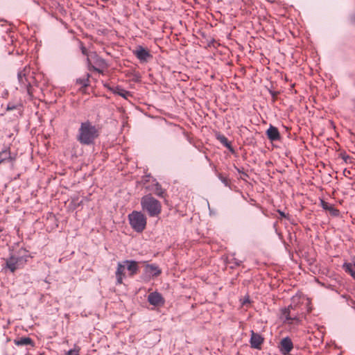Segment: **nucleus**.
I'll return each mask as SVG.
<instances>
[{
    "instance_id": "f257e3e1",
    "label": "nucleus",
    "mask_w": 355,
    "mask_h": 355,
    "mask_svg": "<svg viewBox=\"0 0 355 355\" xmlns=\"http://www.w3.org/2000/svg\"><path fill=\"white\" fill-rule=\"evenodd\" d=\"M99 135V130L90 121L81 123L77 135V140L83 145L92 144Z\"/></svg>"
},
{
    "instance_id": "f03ea898",
    "label": "nucleus",
    "mask_w": 355,
    "mask_h": 355,
    "mask_svg": "<svg viewBox=\"0 0 355 355\" xmlns=\"http://www.w3.org/2000/svg\"><path fill=\"white\" fill-rule=\"evenodd\" d=\"M141 205L143 211L147 212L150 217L158 216L162 211L160 202L150 194L141 198Z\"/></svg>"
},
{
    "instance_id": "7ed1b4c3",
    "label": "nucleus",
    "mask_w": 355,
    "mask_h": 355,
    "mask_svg": "<svg viewBox=\"0 0 355 355\" xmlns=\"http://www.w3.org/2000/svg\"><path fill=\"white\" fill-rule=\"evenodd\" d=\"M17 78L21 89H25L29 95H32L31 84L34 80V77L31 68L25 67L18 72Z\"/></svg>"
},
{
    "instance_id": "20e7f679",
    "label": "nucleus",
    "mask_w": 355,
    "mask_h": 355,
    "mask_svg": "<svg viewBox=\"0 0 355 355\" xmlns=\"http://www.w3.org/2000/svg\"><path fill=\"white\" fill-rule=\"evenodd\" d=\"M131 227L137 232H142L146 226V217L140 211H134L128 216Z\"/></svg>"
},
{
    "instance_id": "39448f33",
    "label": "nucleus",
    "mask_w": 355,
    "mask_h": 355,
    "mask_svg": "<svg viewBox=\"0 0 355 355\" xmlns=\"http://www.w3.org/2000/svg\"><path fill=\"white\" fill-rule=\"evenodd\" d=\"M87 62L89 69H93L100 73L103 69L107 67V63L104 59L98 56L96 53H91L88 55Z\"/></svg>"
},
{
    "instance_id": "423d86ee",
    "label": "nucleus",
    "mask_w": 355,
    "mask_h": 355,
    "mask_svg": "<svg viewBox=\"0 0 355 355\" xmlns=\"http://www.w3.org/2000/svg\"><path fill=\"white\" fill-rule=\"evenodd\" d=\"M26 260L21 256L12 254L6 259V268L10 272H14L16 270L23 267Z\"/></svg>"
},
{
    "instance_id": "0eeeda50",
    "label": "nucleus",
    "mask_w": 355,
    "mask_h": 355,
    "mask_svg": "<svg viewBox=\"0 0 355 355\" xmlns=\"http://www.w3.org/2000/svg\"><path fill=\"white\" fill-rule=\"evenodd\" d=\"M133 54L141 61L147 62L152 58L150 52L141 46H138L135 50L133 51Z\"/></svg>"
},
{
    "instance_id": "6e6552de",
    "label": "nucleus",
    "mask_w": 355,
    "mask_h": 355,
    "mask_svg": "<svg viewBox=\"0 0 355 355\" xmlns=\"http://www.w3.org/2000/svg\"><path fill=\"white\" fill-rule=\"evenodd\" d=\"M148 302L155 306L164 305L165 300L162 295L158 292L150 293L148 296Z\"/></svg>"
},
{
    "instance_id": "1a4fd4ad",
    "label": "nucleus",
    "mask_w": 355,
    "mask_h": 355,
    "mask_svg": "<svg viewBox=\"0 0 355 355\" xmlns=\"http://www.w3.org/2000/svg\"><path fill=\"white\" fill-rule=\"evenodd\" d=\"M279 348L282 354H288L293 348L292 340L288 337L283 338L280 341Z\"/></svg>"
},
{
    "instance_id": "9d476101",
    "label": "nucleus",
    "mask_w": 355,
    "mask_h": 355,
    "mask_svg": "<svg viewBox=\"0 0 355 355\" xmlns=\"http://www.w3.org/2000/svg\"><path fill=\"white\" fill-rule=\"evenodd\" d=\"M124 264L125 265V270L127 269L128 273V276L132 277L139 272L138 263L133 260H125Z\"/></svg>"
},
{
    "instance_id": "9b49d317",
    "label": "nucleus",
    "mask_w": 355,
    "mask_h": 355,
    "mask_svg": "<svg viewBox=\"0 0 355 355\" xmlns=\"http://www.w3.org/2000/svg\"><path fill=\"white\" fill-rule=\"evenodd\" d=\"M115 275L116 279V284H123V280L126 277L125 265L124 264V261H120L117 263Z\"/></svg>"
},
{
    "instance_id": "f8f14e48",
    "label": "nucleus",
    "mask_w": 355,
    "mask_h": 355,
    "mask_svg": "<svg viewBox=\"0 0 355 355\" xmlns=\"http://www.w3.org/2000/svg\"><path fill=\"white\" fill-rule=\"evenodd\" d=\"M145 273L150 277H157L162 273L161 269L155 264H147L144 269Z\"/></svg>"
},
{
    "instance_id": "ddd939ff",
    "label": "nucleus",
    "mask_w": 355,
    "mask_h": 355,
    "mask_svg": "<svg viewBox=\"0 0 355 355\" xmlns=\"http://www.w3.org/2000/svg\"><path fill=\"white\" fill-rule=\"evenodd\" d=\"M342 268L346 273L355 279V257L352 259L351 262H345Z\"/></svg>"
},
{
    "instance_id": "4468645a",
    "label": "nucleus",
    "mask_w": 355,
    "mask_h": 355,
    "mask_svg": "<svg viewBox=\"0 0 355 355\" xmlns=\"http://www.w3.org/2000/svg\"><path fill=\"white\" fill-rule=\"evenodd\" d=\"M263 342V338L259 334L254 333L253 331L251 334L250 344L251 347L255 349H260Z\"/></svg>"
},
{
    "instance_id": "2eb2a0df",
    "label": "nucleus",
    "mask_w": 355,
    "mask_h": 355,
    "mask_svg": "<svg viewBox=\"0 0 355 355\" xmlns=\"http://www.w3.org/2000/svg\"><path fill=\"white\" fill-rule=\"evenodd\" d=\"M266 135L268 139L271 141H278L281 137L278 129L272 125H270V128L267 130Z\"/></svg>"
},
{
    "instance_id": "dca6fc26",
    "label": "nucleus",
    "mask_w": 355,
    "mask_h": 355,
    "mask_svg": "<svg viewBox=\"0 0 355 355\" xmlns=\"http://www.w3.org/2000/svg\"><path fill=\"white\" fill-rule=\"evenodd\" d=\"M321 207L333 216H338L339 215V210L335 208L334 205L329 204L323 200H320Z\"/></svg>"
},
{
    "instance_id": "f3484780",
    "label": "nucleus",
    "mask_w": 355,
    "mask_h": 355,
    "mask_svg": "<svg viewBox=\"0 0 355 355\" xmlns=\"http://www.w3.org/2000/svg\"><path fill=\"white\" fill-rule=\"evenodd\" d=\"M14 343L17 346L22 345H31L33 346L34 343L31 338L28 337H21L18 339H15Z\"/></svg>"
},
{
    "instance_id": "a211bd4d",
    "label": "nucleus",
    "mask_w": 355,
    "mask_h": 355,
    "mask_svg": "<svg viewBox=\"0 0 355 355\" xmlns=\"http://www.w3.org/2000/svg\"><path fill=\"white\" fill-rule=\"evenodd\" d=\"M281 319L288 323H292L293 320L295 319V318H291L290 315V307L282 309Z\"/></svg>"
},
{
    "instance_id": "6ab92c4d",
    "label": "nucleus",
    "mask_w": 355,
    "mask_h": 355,
    "mask_svg": "<svg viewBox=\"0 0 355 355\" xmlns=\"http://www.w3.org/2000/svg\"><path fill=\"white\" fill-rule=\"evenodd\" d=\"M216 138L223 145H224L225 147H227L230 150H232L231 144L225 135L218 134L216 136Z\"/></svg>"
},
{
    "instance_id": "aec40b11",
    "label": "nucleus",
    "mask_w": 355,
    "mask_h": 355,
    "mask_svg": "<svg viewBox=\"0 0 355 355\" xmlns=\"http://www.w3.org/2000/svg\"><path fill=\"white\" fill-rule=\"evenodd\" d=\"M13 159L10 155V153L8 150H3L0 153V164L7 160L12 161Z\"/></svg>"
},
{
    "instance_id": "412c9836",
    "label": "nucleus",
    "mask_w": 355,
    "mask_h": 355,
    "mask_svg": "<svg viewBox=\"0 0 355 355\" xmlns=\"http://www.w3.org/2000/svg\"><path fill=\"white\" fill-rule=\"evenodd\" d=\"M113 92L114 94H116L125 98H128V97L131 96L130 92L126 91V90L119 88V87H116L114 89H113Z\"/></svg>"
},
{
    "instance_id": "4be33fe9",
    "label": "nucleus",
    "mask_w": 355,
    "mask_h": 355,
    "mask_svg": "<svg viewBox=\"0 0 355 355\" xmlns=\"http://www.w3.org/2000/svg\"><path fill=\"white\" fill-rule=\"evenodd\" d=\"M89 75L87 74V77L85 78H79L77 80V83L84 87H87L89 84Z\"/></svg>"
},
{
    "instance_id": "5701e85b",
    "label": "nucleus",
    "mask_w": 355,
    "mask_h": 355,
    "mask_svg": "<svg viewBox=\"0 0 355 355\" xmlns=\"http://www.w3.org/2000/svg\"><path fill=\"white\" fill-rule=\"evenodd\" d=\"M80 347L75 345L73 349H70L67 352V355H79Z\"/></svg>"
},
{
    "instance_id": "b1692460",
    "label": "nucleus",
    "mask_w": 355,
    "mask_h": 355,
    "mask_svg": "<svg viewBox=\"0 0 355 355\" xmlns=\"http://www.w3.org/2000/svg\"><path fill=\"white\" fill-rule=\"evenodd\" d=\"M155 193L156 195L163 197L164 191L162 189V188L161 187V186L159 184H156Z\"/></svg>"
},
{
    "instance_id": "393cba45",
    "label": "nucleus",
    "mask_w": 355,
    "mask_h": 355,
    "mask_svg": "<svg viewBox=\"0 0 355 355\" xmlns=\"http://www.w3.org/2000/svg\"><path fill=\"white\" fill-rule=\"evenodd\" d=\"M218 178L220 180V181L225 185V186H228L229 185V182H230V180L229 179L223 175L222 174H219L218 175Z\"/></svg>"
},
{
    "instance_id": "a878e982",
    "label": "nucleus",
    "mask_w": 355,
    "mask_h": 355,
    "mask_svg": "<svg viewBox=\"0 0 355 355\" xmlns=\"http://www.w3.org/2000/svg\"><path fill=\"white\" fill-rule=\"evenodd\" d=\"M17 105H15V104H13V103H9L8 104V106H7L6 110H7V111L14 110L17 109Z\"/></svg>"
},
{
    "instance_id": "bb28decb",
    "label": "nucleus",
    "mask_w": 355,
    "mask_h": 355,
    "mask_svg": "<svg viewBox=\"0 0 355 355\" xmlns=\"http://www.w3.org/2000/svg\"><path fill=\"white\" fill-rule=\"evenodd\" d=\"M81 50H82V53H83L84 55H87L88 56V55H89V54L87 53V49H86V48H85V47L83 46V47L81 48Z\"/></svg>"
},
{
    "instance_id": "cd10ccee",
    "label": "nucleus",
    "mask_w": 355,
    "mask_h": 355,
    "mask_svg": "<svg viewBox=\"0 0 355 355\" xmlns=\"http://www.w3.org/2000/svg\"><path fill=\"white\" fill-rule=\"evenodd\" d=\"M279 213L282 217H286V215L284 212L279 211Z\"/></svg>"
},
{
    "instance_id": "c85d7f7f",
    "label": "nucleus",
    "mask_w": 355,
    "mask_h": 355,
    "mask_svg": "<svg viewBox=\"0 0 355 355\" xmlns=\"http://www.w3.org/2000/svg\"><path fill=\"white\" fill-rule=\"evenodd\" d=\"M101 1H103V2H107V1H108L109 0H101Z\"/></svg>"
},
{
    "instance_id": "c756f323",
    "label": "nucleus",
    "mask_w": 355,
    "mask_h": 355,
    "mask_svg": "<svg viewBox=\"0 0 355 355\" xmlns=\"http://www.w3.org/2000/svg\"><path fill=\"white\" fill-rule=\"evenodd\" d=\"M2 231V230L0 228V232Z\"/></svg>"
}]
</instances>
